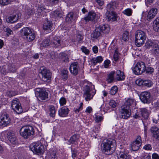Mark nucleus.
Wrapping results in <instances>:
<instances>
[{"mask_svg": "<svg viewBox=\"0 0 159 159\" xmlns=\"http://www.w3.org/2000/svg\"><path fill=\"white\" fill-rule=\"evenodd\" d=\"M101 31H102V33L106 34L109 33L107 30V31H106V30H100V31L99 30H94L93 33H92L91 35V37L94 39L98 38L100 36L101 34Z\"/></svg>", "mask_w": 159, "mask_h": 159, "instance_id": "nucleus-22", "label": "nucleus"}, {"mask_svg": "<svg viewBox=\"0 0 159 159\" xmlns=\"http://www.w3.org/2000/svg\"><path fill=\"white\" fill-rule=\"evenodd\" d=\"M79 66L77 62L72 63L70 67V70L71 73L74 75H76L78 74Z\"/></svg>", "mask_w": 159, "mask_h": 159, "instance_id": "nucleus-16", "label": "nucleus"}, {"mask_svg": "<svg viewBox=\"0 0 159 159\" xmlns=\"http://www.w3.org/2000/svg\"><path fill=\"white\" fill-rule=\"evenodd\" d=\"M151 52L154 55L159 57V47L157 44L153 45Z\"/></svg>", "mask_w": 159, "mask_h": 159, "instance_id": "nucleus-26", "label": "nucleus"}, {"mask_svg": "<svg viewBox=\"0 0 159 159\" xmlns=\"http://www.w3.org/2000/svg\"><path fill=\"white\" fill-rule=\"evenodd\" d=\"M135 44L138 47L142 46L146 39V35L142 30H137L135 34Z\"/></svg>", "mask_w": 159, "mask_h": 159, "instance_id": "nucleus-2", "label": "nucleus"}, {"mask_svg": "<svg viewBox=\"0 0 159 159\" xmlns=\"http://www.w3.org/2000/svg\"><path fill=\"white\" fill-rule=\"evenodd\" d=\"M118 88L116 86H114L112 87L110 90V94L111 95H115L117 92Z\"/></svg>", "mask_w": 159, "mask_h": 159, "instance_id": "nucleus-51", "label": "nucleus"}, {"mask_svg": "<svg viewBox=\"0 0 159 159\" xmlns=\"http://www.w3.org/2000/svg\"><path fill=\"white\" fill-rule=\"evenodd\" d=\"M11 107L12 109L18 114L21 113L23 112V110L21 104L17 99L16 98L12 100Z\"/></svg>", "mask_w": 159, "mask_h": 159, "instance_id": "nucleus-8", "label": "nucleus"}, {"mask_svg": "<svg viewBox=\"0 0 159 159\" xmlns=\"http://www.w3.org/2000/svg\"><path fill=\"white\" fill-rule=\"evenodd\" d=\"M123 13L128 16H130L132 14V11L130 8H127L123 11Z\"/></svg>", "mask_w": 159, "mask_h": 159, "instance_id": "nucleus-46", "label": "nucleus"}, {"mask_svg": "<svg viewBox=\"0 0 159 159\" xmlns=\"http://www.w3.org/2000/svg\"><path fill=\"white\" fill-rule=\"evenodd\" d=\"M110 63V61L108 60H105L104 62V67L106 68H107L109 65Z\"/></svg>", "mask_w": 159, "mask_h": 159, "instance_id": "nucleus-61", "label": "nucleus"}, {"mask_svg": "<svg viewBox=\"0 0 159 159\" xmlns=\"http://www.w3.org/2000/svg\"><path fill=\"white\" fill-rule=\"evenodd\" d=\"M143 80L141 79L137 80L136 81V84L139 86H143Z\"/></svg>", "mask_w": 159, "mask_h": 159, "instance_id": "nucleus-57", "label": "nucleus"}, {"mask_svg": "<svg viewBox=\"0 0 159 159\" xmlns=\"http://www.w3.org/2000/svg\"><path fill=\"white\" fill-rule=\"evenodd\" d=\"M136 105V102L133 99L129 98L125 102L124 105L123 106H125L126 107H129V110L131 106L134 107Z\"/></svg>", "mask_w": 159, "mask_h": 159, "instance_id": "nucleus-24", "label": "nucleus"}, {"mask_svg": "<svg viewBox=\"0 0 159 159\" xmlns=\"http://www.w3.org/2000/svg\"><path fill=\"white\" fill-rule=\"evenodd\" d=\"M118 6L117 2L116 1L111 2L108 4L107 6V11H112L113 10L116 9Z\"/></svg>", "mask_w": 159, "mask_h": 159, "instance_id": "nucleus-20", "label": "nucleus"}, {"mask_svg": "<svg viewBox=\"0 0 159 159\" xmlns=\"http://www.w3.org/2000/svg\"><path fill=\"white\" fill-rule=\"evenodd\" d=\"M106 19L108 21H114L117 20L118 16L115 12L107 11L106 13Z\"/></svg>", "mask_w": 159, "mask_h": 159, "instance_id": "nucleus-13", "label": "nucleus"}, {"mask_svg": "<svg viewBox=\"0 0 159 159\" xmlns=\"http://www.w3.org/2000/svg\"><path fill=\"white\" fill-rule=\"evenodd\" d=\"M52 15L54 17L61 18L62 16V13L59 11L56 10L52 12Z\"/></svg>", "mask_w": 159, "mask_h": 159, "instance_id": "nucleus-39", "label": "nucleus"}, {"mask_svg": "<svg viewBox=\"0 0 159 159\" xmlns=\"http://www.w3.org/2000/svg\"><path fill=\"white\" fill-rule=\"evenodd\" d=\"M95 30H106L110 29V27L108 25L106 24L98 25L96 26Z\"/></svg>", "mask_w": 159, "mask_h": 159, "instance_id": "nucleus-33", "label": "nucleus"}, {"mask_svg": "<svg viewBox=\"0 0 159 159\" xmlns=\"http://www.w3.org/2000/svg\"><path fill=\"white\" fill-rule=\"evenodd\" d=\"M120 157H118L119 159H129V157L124 153L119 154Z\"/></svg>", "mask_w": 159, "mask_h": 159, "instance_id": "nucleus-53", "label": "nucleus"}, {"mask_svg": "<svg viewBox=\"0 0 159 159\" xmlns=\"http://www.w3.org/2000/svg\"><path fill=\"white\" fill-rule=\"evenodd\" d=\"M0 71L2 74L4 75H6L8 73V71L7 69V66H4L2 67H0Z\"/></svg>", "mask_w": 159, "mask_h": 159, "instance_id": "nucleus-47", "label": "nucleus"}, {"mask_svg": "<svg viewBox=\"0 0 159 159\" xmlns=\"http://www.w3.org/2000/svg\"><path fill=\"white\" fill-rule=\"evenodd\" d=\"M95 121L96 122H99L103 120L102 114L100 113H97L95 115Z\"/></svg>", "mask_w": 159, "mask_h": 159, "instance_id": "nucleus-34", "label": "nucleus"}, {"mask_svg": "<svg viewBox=\"0 0 159 159\" xmlns=\"http://www.w3.org/2000/svg\"><path fill=\"white\" fill-rule=\"evenodd\" d=\"M35 93L36 96L40 101L45 100L48 98V93L44 90L37 88Z\"/></svg>", "mask_w": 159, "mask_h": 159, "instance_id": "nucleus-7", "label": "nucleus"}, {"mask_svg": "<svg viewBox=\"0 0 159 159\" xmlns=\"http://www.w3.org/2000/svg\"><path fill=\"white\" fill-rule=\"evenodd\" d=\"M77 40L78 41L79 43H80L83 39V36L80 34H78L77 36Z\"/></svg>", "mask_w": 159, "mask_h": 159, "instance_id": "nucleus-56", "label": "nucleus"}, {"mask_svg": "<svg viewBox=\"0 0 159 159\" xmlns=\"http://www.w3.org/2000/svg\"><path fill=\"white\" fill-rule=\"evenodd\" d=\"M143 148L146 150H149L151 149L152 147L150 144H147L144 146Z\"/></svg>", "mask_w": 159, "mask_h": 159, "instance_id": "nucleus-62", "label": "nucleus"}, {"mask_svg": "<svg viewBox=\"0 0 159 159\" xmlns=\"http://www.w3.org/2000/svg\"><path fill=\"white\" fill-rule=\"evenodd\" d=\"M145 70V64L142 61L138 62L133 69L134 72L136 75L142 74Z\"/></svg>", "mask_w": 159, "mask_h": 159, "instance_id": "nucleus-6", "label": "nucleus"}, {"mask_svg": "<svg viewBox=\"0 0 159 159\" xmlns=\"http://www.w3.org/2000/svg\"><path fill=\"white\" fill-rule=\"evenodd\" d=\"M50 40L49 39L44 40L42 42V43L41 44L40 46L41 47H47L50 45Z\"/></svg>", "mask_w": 159, "mask_h": 159, "instance_id": "nucleus-48", "label": "nucleus"}, {"mask_svg": "<svg viewBox=\"0 0 159 159\" xmlns=\"http://www.w3.org/2000/svg\"><path fill=\"white\" fill-rule=\"evenodd\" d=\"M7 137L10 142L15 144L17 143V140L15 134L12 132H9L7 134Z\"/></svg>", "mask_w": 159, "mask_h": 159, "instance_id": "nucleus-18", "label": "nucleus"}, {"mask_svg": "<svg viewBox=\"0 0 159 159\" xmlns=\"http://www.w3.org/2000/svg\"><path fill=\"white\" fill-rule=\"evenodd\" d=\"M116 145L115 140L112 139H104L101 144L102 151L106 155H111L116 150Z\"/></svg>", "mask_w": 159, "mask_h": 159, "instance_id": "nucleus-1", "label": "nucleus"}, {"mask_svg": "<svg viewBox=\"0 0 159 159\" xmlns=\"http://www.w3.org/2000/svg\"><path fill=\"white\" fill-rule=\"evenodd\" d=\"M52 24L50 21H47L46 22L44 23L43 25V30H48L50 29L51 30L52 26Z\"/></svg>", "mask_w": 159, "mask_h": 159, "instance_id": "nucleus-31", "label": "nucleus"}, {"mask_svg": "<svg viewBox=\"0 0 159 159\" xmlns=\"http://www.w3.org/2000/svg\"><path fill=\"white\" fill-rule=\"evenodd\" d=\"M20 132L21 135L26 139L31 135H34V128L31 126L22 127L20 129Z\"/></svg>", "mask_w": 159, "mask_h": 159, "instance_id": "nucleus-3", "label": "nucleus"}, {"mask_svg": "<svg viewBox=\"0 0 159 159\" xmlns=\"http://www.w3.org/2000/svg\"><path fill=\"white\" fill-rule=\"evenodd\" d=\"M39 74L42 75V80L44 82H47L51 79V73L49 70L44 67L42 66L40 67Z\"/></svg>", "mask_w": 159, "mask_h": 159, "instance_id": "nucleus-5", "label": "nucleus"}, {"mask_svg": "<svg viewBox=\"0 0 159 159\" xmlns=\"http://www.w3.org/2000/svg\"><path fill=\"white\" fill-rule=\"evenodd\" d=\"M18 20V16L17 15H12L9 16L7 19V21L8 22L13 23L17 21Z\"/></svg>", "mask_w": 159, "mask_h": 159, "instance_id": "nucleus-28", "label": "nucleus"}, {"mask_svg": "<svg viewBox=\"0 0 159 159\" xmlns=\"http://www.w3.org/2000/svg\"><path fill=\"white\" fill-rule=\"evenodd\" d=\"M129 32L127 31H125L123 33L121 41H123L126 42L129 39Z\"/></svg>", "mask_w": 159, "mask_h": 159, "instance_id": "nucleus-44", "label": "nucleus"}, {"mask_svg": "<svg viewBox=\"0 0 159 159\" xmlns=\"http://www.w3.org/2000/svg\"><path fill=\"white\" fill-rule=\"evenodd\" d=\"M60 57L62 61L64 62H68L69 58L66 54L64 53H61L60 54Z\"/></svg>", "mask_w": 159, "mask_h": 159, "instance_id": "nucleus-43", "label": "nucleus"}, {"mask_svg": "<svg viewBox=\"0 0 159 159\" xmlns=\"http://www.w3.org/2000/svg\"><path fill=\"white\" fill-rule=\"evenodd\" d=\"M125 106H122L120 109V117L124 119H127L130 115L129 110V107H126Z\"/></svg>", "mask_w": 159, "mask_h": 159, "instance_id": "nucleus-11", "label": "nucleus"}, {"mask_svg": "<svg viewBox=\"0 0 159 159\" xmlns=\"http://www.w3.org/2000/svg\"><path fill=\"white\" fill-rule=\"evenodd\" d=\"M109 105L111 107L115 108L116 106V103L114 100H111L110 101Z\"/></svg>", "mask_w": 159, "mask_h": 159, "instance_id": "nucleus-55", "label": "nucleus"}, {"mask_svg": "<svg viewBox=\"0 0 159 159\" xmlns=\"http://www.w3.org/2000/svg\"><path fill=\"white\" fill-rule=\"evenodd\" d=\"M24 35L26 36L28 41L30 42L34 40L35 38V35L31 30H24Z\"/></svg>", "mask_w": 159, "mask_h": 159, "instance_id": "nucleus-15", "label": "nucleus"}, {"mask_svg": "<svg viewBox=\"0 0 159 159\" xmlns=\"http://www.w3.org/2000/svg\"><path fill=\"white\" fill-rule=\"evenodd\" d=\"M79 137V135L74 134L70 138L69 142L72 144H75L77 142Z\"/></svg>", "mask_w": 159, "mask_h": 159, "instance_id": "nucleus-35", "label": "nucleus"}, {"mask_svg": "<svg viewBox=\"0 0 159 159\" xmlns=\"http://www.w3.org/2000/svg\"><path fill=\"white\" fill-rule=\"evenodd\" d=\"M66 102V99L64 97H61L59 100V103L61 106H63L65 105Z\"/></svg>", "mask_w": 159, "mask_h": 159, "instance_id": "nucleus-52", "label": "nucleus"}, {"mask_svg": "<svg viewBox=\"0 0 159 159\" xmlns=\"http://www.w3.org/2000/svg\"><path fill=\"white\" fill-rule=\"evenodd\" d=\"M103 61V59L101 56H98L95 58H93L91 60V62L93 65H95L98 63H101Z\"/></svg>", "mask_w": 159, "mask_h": 159, "instance_id": "nucleus-30", "label": "nucleus"}, {"mask_svg": "<svg viewBox=\"0 0 159 159\" xmlns=\"http://www.w3.org/2000/svg\"><path fill=\"white\" fill-rule=\"evenodd\" d=\"M7 69L8 72H15L16 69L15 67V66L13 64L9 63L7 66Z\"/></svg>", "mask_w": 159, "mask_h": 159, "instance_id": "nucleus-32", "label": "nucleus"}, {"mask_svg": "<svg viewBox=\"0 0 159 159\" xmlns=\"http://www.w3.org/2000/svg\"><path fill=\"white\" fill-rule=\"evenodd\" d=\"M153 134V137L157 140H159V129L156 126H153L150 129Z\"/></svg>", "mask_w": 159, "mask_h": 159, "instance_id": "nucleus-19", "label": "nucleus"}, {"mask_svg": "<svg viewBox=\"0 0 159 159\" xmlns=\"http://www.w3.org/2000/svg\"><path fill=\"white\" fill-rule=\"evenodd\" d=\"M113 58L115 61H117L118 59V54L116 52H115L114 53Z\"/></svg>", "mask_w": 159, "mask_h": 159, "instance_id": "nucleus-63", "label": "nucleus"}, {"mask_svg": "<svg viewBox=\"0 0 159 159\" xmlns=\"http://www.w3.org/2000/svg\"><path fill=\"white\" fill-rule=\"evenodd\" d=\"M52 43L57 46H59L61 45V38L58 36H55L52 40Z\"/></svg>", "mask_w": 159, "mask_h": 159, "instance_id": "nucleus-29", "label": "nucleus"}, {"mask_svg": "<svg viewBox=\"0 0 159 159\" xmlns=\"http://www.w3.org/2000/svg\"><path fill=\"white\" fill-rule=\"evenodd\" d=\"M30 148L33 152L38 154H42L44 150L43 145L40 142L34 143L30 145Z\"/></svg>", "mask_w": 159, "mask_h": 159, "instance_id": "nucleus-4", "label": "nucleus"}, {"mask_svg": "<svg viewBox=\"0 0 159 159\" xmlns=\"http://www.w3.org/2000/svg\"><path fill=\"white\" fill-rule=\"evenodd\" d=\"M14 0H0V3L2 5H6L10 4Z\"/></svg>", "mask_w": 159, "mask_h": 159, "instance_id": "nucleus-50", "label": "nucleus"}, {"mask_svg": "<svg viewBox=\"0 0 159 159\" xmlns=\"http://www.w3.org/2000/svg\"><path fill=\"white\" fill-rule=\"evenodd\" d=\"M73 13L72 12H70L67 15L66 18V20L68 22H70L73 19Z\"/></svg>", "mask_w": 159, "mask_h": 159, "instance_id": "nucleus-40", "label": "nucleus"}, {"mask_svg": "<svg viewBox=\"0 0 159 159\" xmlns=\"http://www.w3.org/2000/svg\"><path fill=\"white\" fill-rule=\"evenodd\" d=\"M116 79L118 81L124 80L125 78L124 73L120 70H117L116 72Z\"/></svg>", "mask_w": 159, "mask_h": 159, "instance_id": "nucleus-21", "label": "nucleus"}, {"mask_svg": "<svg viewBox=\"0 0 159 159\" xmlns=\"http://www.w3.org/2000/svg\"><path fill=\"white\" fill-rule=\"evenodd\" d=\"M84 94H87L89 93H91L90 88L89 86L86 85L84 88Z\"/></svg>", "mask_w": 159, "mask_h": 159, "instance_id": "nucleus-54", "label": "nucleus"}, {"mask_svg": "<svg viewBox=\"0 0 159 159\" xmlns=\"http://www.w3.org/2000/svg\"><path fill=\"white\" fill-rule=\"evenodd\" d=\"M70 110L66 107H63L60 108L58 111V115L61 117H65L68 116Z\"/></svg>", "mask_w": 159, "mask_h": 159, "instance_id": "nucleus-17", "label": "nucleus"}, {"mask_svg": "<svg viewBox=\"0 0 159 159\" xmlns=\"http://www.w3.org/2000/svg\"><path fill=\"white\" fill-rule=\"evenodd\" d=\"M152 85L151 81L149 80H143V84L144 86L150 87Z\"/></svg>", "mask_w": 159, "mask_h": 159, "instance_id": "nucleus-49", "label": "nucleus"}, {"mask_svg": "<svg viewBox=\"0 0 159 159\" xmlns=\"http://www.w3.org/2000/svg\"><path fill=\"white\" fill-rule=\"evenodd\" d=\"M83 105V103L81 102L80 104V107L78 108H76V109H75L74 111L76 113H78L80 110L82 109Z\"/></svg>", "mask_w": 159, "mask_h": 159, "instance_id": "nucleus-58", "label": "nucleus"}, {"mask_svg": "<svg viewBox=\"0 0 159 159\" xmlns=\"http://www.w3.org/2000/svg\"><path fill=\"white\" fill-rule=\"evenodd\" d=\"M115 72L112 71L108 75V78H107V81L109 83L112 82L114 79V75Z\"/></svg>", "mask_w": 159, "mask_h": 159, "instance_id": "nucleus-37", "label": "nucleus"}, {"mask_svg": "<svg viewBox=\"0 0 159 159\" xmlns=\"http://www.w3.org/2000/svg\"><path fill=\"white\" fill-rule=\"evenodd\" d=\"M153 27L154 30H159V18H157L154 20Z\"/></svg>", "mask_w": 159, "mask_h": 159, "instance_id": "nucleus-38", "label": "nucleus"}, {"mask_svg": "<svg viewBox=\"0 0 159 159\" xmlns=\"http://www.w3.org/2000/svg\"><path fill=\"white\" fill-rule=\"evenodd\" d=\"M48 107L50 116L52 117H54L56 114L55 107L53 105H50Z\"/></svg>", "mask_w": 159, "mask_h": 159, "instance_id": "nucleus-36", "label": "nucleus"}, {"mask_svg": "<svg viewBox=\"0 0 159 159\" xmlns=\"http://www.w3.org/2000/svg\"><path fill=\"white\" fill-rule=\"evenodd\" d=\"M152 159H159V156L157 153H153L152 155Z\"/></svg>", "mask_w": 159, "mask_h": 159, "instance_id": "nucleus-64", "label": "nucleus"}, {"mask_svg": "<svg viewBox=\"0 0 159 159\" xmlns=\"http://www.w3.org/2000/svg\"><path fill=\"white\" fill-rule=\"evenodd\" d=\"M49 159H57V154L54 151H52L48 155Z\"/></svg>", "mask_w": 159, "mask_h": 159, "instance_id": "nucleus-41", "label": "nucleus"}, {"mask_svg": "<svg viewBox=\"0 0 159 159\" xmlns=\"http://www.w3.org/2000/svg\"><path fill=\"white\" fill-rule=\"evenodd\" d=\"M140 110L142 117L145 119H147L150 114L149 111L145 108H141L140 109Z\"/></svg>", "mask_w": 159, "mask_h": 159, "instance_id": "nucleus-23", "label": "nucleus"}, {"mask_svg": "<svg viewBox=\"0 0 159 159\" xmlns=\"http://www.w3.org/2000/svg\"><path fill=\"white\" fill-rule=\"evenodd\" d=\"M139 97L141 102L144 103L148 104L151 102V94L148 92H142L140 94Z\"/></svg>", "mask_w": 159, "mask_h": 159, "instance_id": "nucleus-9", "label": "nucleus"}, {"mask_svg": "<svg viewBox=\"0 0 159 159\" xmlns=\"http://www.w3.org/2000/svg\"><path fill=\"white\" fill-rule=\"evenodd\" d=\"M96 14L94 12L91 11L89 12L88 16L84 18V20L86 21L93 20L96 17Z\"/></svg>", "mask_w": 159, "mask_h": 159, "instance_id": "nucleus-25", "label": "nucleus"}, {"mask_svg": "<svg viewBox=\"0 0 159 159\" xmlns=\"http://www.w3.org/2000/svg\"><path fill=\"white\" fill-rule=\"evenodd\" d=\"M155 44L152 40H148L145 43V46L147 48L149 49L151 47H153V45Z\"/></svg>", "mask_w": 159, "mask_h": 159, "instance_id": "nucleus-45", "label": "nucleus"}, {"mask_svg": "<svg viewBox=\"0 0 159 159\" xmlns=\"http://www.w3.org/2000/svg\"><path fill=\"white\" fill-rule=\"evenodd\" d=\"M142 140L141 137L138 136L137 138L135 141L133 142L131 144L132 149L133 151H136L138 150L140 147L141 145Z\"/></svg>", "mask_w": 159, "mask_h": 159, "instance_id": "nucleus-12", "label": "nucleus"}, {"mask_svg": "<svg viewBox=\"0 0 159 159\" xmlns=\"http://www.w3.org/2000/svg\"><path fill=\"white\" fill-rule=\"evenodd\" d=\"M68 71L66 70H63L61 72V77L63 79L66 80L68 78Z\"/></svg>", "mask_w": 159, "mask_h": 159, "instance_id": "nucleus-42", "label": "nucleus"}, {"mask_svg": "<svg viewBox=\"0 0 159 159\" xmlns=\"http://www.w3.org/2000/svg\"><path fill=\"white\" fill-rule=\"evenodd\" d=\"M10 122L9 115L6 113H3L0 116V123L3 126L7 125Z\"/></svg>", "mask_w": 159, "mask_h": 159, "instance_id": "nucleus-10", "label": "nucleus"}, {"mask_svg": "<svg viewBox=\"0 0 159 159\" xmlns=\"http://www.w3.org/2000/svg\"><path fill=\"white\" fill-rule=\"evenodd\" d=\"M157 12V9L155 8H151L149 11L147 16V19L148 21H150L151 20L153 19Z\"/></svg>", "mask_w": 159, "mask_h": 159, "instance_id": "nucleus-14", "label": "nucleus"}, {"mask_svg": "<svg viewBox=\"0 0 159 159\" xmlns=\"http://www.w3.org/2000/svg\"><path fill=\"white\" fill-rule=\"evenodd\" d=\"M96 93V90L94 92L93 91L92 93H89L87 94H84V96L85 99L86 101H89L92 99Z\"/></svg>", "mask_w": 159, "mask_h": 159, "instance_id": "nucleus-27", "label": "nucleus"}, {"mask_svg": "<svg viewBox=\"0 0 159 159\" xmlns=\"http://www.w3.org/2000/svg\"><path fill=\"white\" fill-rule=\"evenodd\" d=\"M81 49L82 51L86 54H88L89 52V50L87 49L84 46H82Z\"/></svg>", "mask_w": 159, "mask_h": 159, "instance_id": "nucleus-60", "label": "nucleus"}, {"mask_svg": "<svg viewBox=\"0 0 159 159\" xmlns=\"http://www.w3.org/2000/svg\"><path fill=\"white\" fill-rule=\"evenodd\" d=\"M145 70L146 73L148 74H151L154 71V69L153 68L151 67H148L147 69H146Z\"/></svg>", "mask_w": 159, "mask_h": 159, "instance_id": "nucleus-59", "label": "nucleus"}]
</instances>
